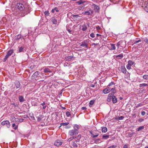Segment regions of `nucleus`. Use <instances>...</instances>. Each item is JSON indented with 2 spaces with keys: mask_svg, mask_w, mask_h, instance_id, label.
I'll use <instances>...</instances> for the list:
<instances>
[{
  "mask_svg": "<svg viewBox=\"0 0 148 148\" xmlns=\"http://www.w3.org/2000/svg\"><path fill=\"white\" fill-rule=\"evenodd\" d=\"M73 128L74 129L70 130L69 132V134L70 136L75 135L78 134L80 126L77 124H75L73 126Z\"/></svg>",
  "mask_w": 148,
  "mask_h": 148,
  "instance_id": "f257e3e1",
  "label": "nucleus"
},
{
  "mask_svg": "<svg viewBox=\"0 0 148 148\" xmlns=\"http://www.w3.org/2000/svg\"><path fill=\"white\" fill-rule=\"evenodd\" d=\"M92 7L93 10L95 12L98 13L99 12L100 8L99 6L95 4L92 3Z\"/></svg>",
  "mask_w": 148,
  "mask_h": 148,
  "instance_id": "f03ea898",
  "label": "nucleus"
},
{
  "mask_svg": "<svg viewBox=\"0 0 148 148\" xmlns=\"http://www.w3.org/2000/svg\"><path fill=\"white\" fill-rule=\"evenodd\" d=\"M15 8L21 11L23 10L25 7L23 5L20 3H18L15 5Z\"/></svg>",
  "mask_w": 148,
  "mask_h": 148,
  "instance_id": "7ed1b4c3",
  "label": "nucleus"
},
{
  "mask_svg": "<svg viewBox=\"0 0 148 148\" xmlns=\"http://www.w3.org/2000/svg\"><path fill=\"white\" fill-rule=\"evenodd\" d=\"M88 42L87 40H84L79 43L80 46L82 47H85L86 49L88 48Z\"/></svg>",
  "mask_w": 148,
  "mask_h": 148,
  "instance_id": "20e7f679",
  "label": "nucleus"
},
{
  "mask_svg": "<svg viewBox=\"0 0 148 148\" xmlns=\"http://www.w3.org/2000/svg\"><path fill=\"white\" fill-rule=\"evenodd\" d=\"M139 2H140V1H143V0H139ZM144 0H143V1L142 2L143 3H143H144V5H142V6L143 7H144V9L147 12H148V2H147V1H144ZM140 3H141V1L140 2Z\"/></svg>",
  "mask_w": 148,
  "mask_h": 148,
  "instance_id": "39448f33",
  "label": "nucleus"
},
{
  "mask_svg": "<svg viewBox=\"0 0 148 148\" xmlns=\"http://www.w3.org/2000/svg\"><path fill=\"white\" fill-rule=\"evenodd\" d=\"M93 11L91 9H90L89 10L85 11L83 12L82 14H86L88 15H91L93 14Z\"/></svg>",
  "mask_w": 148,
  "mask_h": 148,
  "instance_id": "423d86ee",
  "label": "nucleus"
},
{
  "mask_svg": "<svg viewBox=\"0 0 148 148\" xmlns=\"http://www.w3.org/2000/svg\"><path fill=\"white\" fill-rule=\"evenodd\" d=\"M115 93L112 92L110 93H109L108 95L107 99V101L108 102H110L111 100L112 97L114 96Z\"/></svg>",
  "mask_w": 148,
  "mask_h": 148,
  "instance_id": "0eeeda50",
  "label": "nucleus"
},
{
  "mask_svg": "<svg viewBox=\"0 0 148 148\" xmlns=\"http://www.w3.org/2000/svg\"><path fill=\"white\" fill-rule=\"evenodd\" d=\"M1 124L2 125H6L7 127L8 128H9L10 125V124L9 121H3L1 123Z\"/></svg>",
  "mask_w": 148,
  "mask_h": 148,
  "instance_id": "6e6552de",
  "label": "nucleus"
},
{
  "mask_svg": "<svg viewBox=\"0 0 148 148\" xmlns=\"http://www.w3.org/2000/svg\"><path fill=\"white\" fill-rule=\"evenodd\" d=\"M54 144L56 146H58L62 144V142L61 140H57L55 141Z\"/></svg>",
  "mask_w": 148,
  "mask_h": 148,
  "instance_id": "1a4fd4ad",
  "label": "nucleus"
},
{
  "mask_svg": "<svg viewBox=\"0 0 148 148\" xmlns=\"http://www.w3.org/2000/svg\"><path fill=\"white\" fill-rule=\"evenodd\" d=\"M81 138V135H78L77 137L75 138V139L74 140V141L76 142V143H77L78 144H79L80 139Z\"/></svg>",
  "mask_w": 148,
  "mask_h": 148,
  "instance_id": "9d476101",
  "label": "nucleus"
},
{
  "mask_svg": "<svg viewBox=\"0 0 148 148\" xmlns=\"http://www.w3.org/2000/svg\"><path fill=\"white\" fill-rule=\"evenodd\" d=\"M40 73L38 71H36L32 75V79L34 78L35 77H38Z\"/></svg>",
  "mask_w": 148,
  "mask_h": 148,
  "instance_id": "9b49d317",
  "label": "nucleus"
},
{
  "mask_svg": "<svg viewBox=\"0 0 148 148\" xmlns=\"http://www.w3.org/2000/svg\"><path fill=\"white\" fill-rule=\"evenodd\" d=\"M73 56H66L65 57V60L66 61H70L73 58Z\"/></svg>",
  "mask_w": 148,
  "mask_h": 148,
  "instance_id": "f8f14e48",
  "label": "nucleus"
},
{
  "mask_svg": "<svg viewBox=\"0 0 148 148\" xmlns=\"http://www.w3.org/2000/svg\"><path fill=\"white\" fill-rule=\"evenodd\" d=\"M121 72L125 74L126 73V69L124 66H122L121 67Z\"/></svg>",
  "mask_w": 148,
  "mask_h": 148,
  "instance_id": "ddd939ff",
  "label": "nucleus"
},
{
  "mask_svg": "<svg viewBox=\"0 0 148 148\" xmlns=\"http://www.w3.org/2000/svg\"><path fill=\"white\" fill-rule=\"evenodd\" d=\"M94 132L95 133H94L93 136H92L94 138L98 136L99 134V133L97 130H94Z\"/></svg>",
  "mask_w": 148,
  "mask_h": 148,
  "instance_id": "4468645a",
  "label": "nucleus"
},
{
  "mask_svg": "<svg viewBox=\"0 0 148 148\" xmlns=\"http://www.w3.org/2000/svg\"><path fill=\"white\" fill-rule=\"evenodd\" d=\"M112 101V102L114 103H116L117 101V98L116 97V96H114L112 97L111 99Z\"/></svg>",
  "mask_w": 148,
  "mask_h": 148,
  "instance_id": "2eb2a0df",
  "label": "nucleus"
},
{
  "mask_svg": "<svg viewBox=\"0 0 148 148\" xmlns=\"http://www.w3.org/2000/svg\"><path fill=\"white\" fill-rule=\"evenodd\" d=\"M18 52L19 53L20 52H24L25 50L24 49V48L22 46H21V47H18Z\"/></svg>",
  "mask_w": 148,
  "mask_h": 148,
  "instance_id": "dca6fc26",
  "label": "nucleus"
},
{
  "mask_svg": "<svg viewBox=\"0 0 148 148\" xmlns=\"http://www.w3.org/2000/svg\"><path fill=\"white\" fill-rule=\"evenodd\" d=\"M71 144L74 147L76 148L78 147V144L74 141V140L72 141Z\"/></svg>",
  "mask_w": 148,
  "mask_h": 148,
  "instance_id": "f3484780",
  "label": "nucleus"
},
{
  "mask_svg": "<svg viewBox=\"0 0 148 148\" xmlns=\"http://www.w3.org/2000/svg\"><path fill=\"white\" fill-rule=\"evenodd\" d=\"M15 86H16V88H18L20 87V83L19 81H16L15 82Z\"/></svg>",
  "mask_w": 148,
  "mask_h": 148,
  "instance_id": "a211bd4d",
  "label": "nucleus"
},
{
  "mask_svg": "<svg viewBox=\"0 0 148 148\" xmlns=\"http://www.w3.org/2000/svg\"><path fill=\"white\" fill-rule=\"evenodd\" d=\"M13 52L14 51L13 49H10L7 52L6 54L10 56Z\"/></svg>",
  "mask_w": 148,
  "mask_h": 148,
  "instance_id": "6ab92c4d",
  "label": "nucleus"
},
{
  "mask_svg": "<svg viewBox=\"0 0 148 148\" xmlns=\"http://www.w3.org/2000/svg\"><path fill=\"white\" fill-rule=\"evenodd\" d=\"M31 34H32L31 31H28V33H26L24 35V36L25 37H26V38H28Z\"/></svg>",
  "mask_w": 148,
  "mask_h": 148,
  "instance_id": "aec40b11",
  "label": "nucleus"
},
{
  "mask_svg": "<svg viewBox=\"0 0 148 148\" xmlns=\"http://www.w3.org/2000/svg\"><path fill=\"white\" fill-rule=\"evenodd\" d=\"M116 49V47L115 44H111V47L109 48V50H114Z\"/></svg>",
  "mask_w": 148,
  "mask_h": 148,
  "instance_id": "412c9836",
  "label": "nucleus"
},
{
  "mask_svg": "<svg viewBox=\"0 0 148 148\" xmlns=\"http://www.w3.org/2000/svg\"><path fill=\"white\" fill-rule=\"evenodd\" d=\"M101 131L103 133H106L108 131V129L106 127H101Z\"/></svg>",
  "mask_w": 148,
  "mask_h": 148,
  "instance_id": "4be33fe9",
  "label": "nucleus"
},
{
  "mask_svg": "<svg viewBox=\"0 0 148 148\" xmlns=\"http://www.w3.org/2000/svg\"><path fill=\"white\" fill-rule=\"evenodd\" d=\"M123 54L122 53H121L119 54L118 55L116 56V58L117 59H121L123 58Z\"/></svg>",
  "mask_w": 148,
  "mask_h": 148,
  "instance_id": "5701e85b",
  "label": "nucleus"
},
{
  "mask_svg": "<svg viewBox=\"0 0 148 148\" xmlns=\"http://www.w3.org/2000/svg\"><path fill=\"white\" fill-rule=\"evenodd\" d=\"M51 21L54 24H56L57 23V20L55 18L53 17L51 18Z\"/></svg>",
  "mask_w": 148,
  "mask_h": 148,
  "instance_id": "b1692460",
  "label": "nucleus"
},
{
  "mask_svg": "<svg viewBox=\"0 0 148 148\" xmlns=\"http://www.w3.org/2000/svg\"><path fill=\"white\" fill-rule=\"evenodd\" d=\"M43 117V115H39L37 117V120L38 121H41Z\"/></svg>",
  "mask_w": 148,
  "mask_h": 148,
  "instance_id": "393cba45",
  "label": "nucleus"
},
{
  "mask_svg": "<svg viewBox=\"0 0 148 148\" xmlns=\"http://www.w3.org/2000/svg\"><path fill=\"white\" fill-rule=\"evenodd\" d=\"M110 135L104 134L102 136V138L103 140H106L108 139Z\"/></svg>",
  "mask_w": 148,
  "mask_h": 148,
  "instance_id": "a878e982",
  "label": "nucleus"
},
{
  "mask_svg": "<svg viewBox=\"0 0 148 148\" xmlns=\"http://www.w3.org/2000/svg\"><path fill=\"white\" fill-rule=\"evenodd\" d=\"M45 73L49 72L51 73L52 71L50 70V69L48 68H45L44 69V71Z\"/></svg>",
  "mask_w": 148,
  "mask_h": 148,
  "instance_id": "bb28decb",
  "label": "nucleus"
},
{
  "mask_svg": "<svg viewBox=\"0 0 148 148\" xmlns=\"http://www.w3.org/2000/svg\"><path fill=\"white\" fill-rule=\"evenodd\" d=\"M82 30L83 31H86L87 28V26L85 24L82 25Z\"/></svg>",
  "mask_w": 148,
  "mask_h": 148,
  "instance_id": "cd10ccee",
  "label": "nucleus"
},
{
  "mask_svg": "<svg viewBox=\"0 0 148 148\" xmlns=\"http://www.w3.org/2000/svg\"><path fill=\"white\" fill-rule=\"evenodd\" d=\"M95 100H91L90 103H89V106L90 107H91L92 106V105L94 103H95Z\"/></svg>",
  "mask_w": 148,
  "mask_h": 148,
  "instance_id": "c85d7f7f",
  "label": "nucleus"
},
{
  "mask_svg": "<svg viewBox=\"0 0 148 148\" xmlns=\"http://www.w3.org/2000/svg\"><path fill=\"white\" fill-rule=\"evenodd\" d=\"M19 99L20 102H23L24 101V97L22 96L19 97Z\"/></svg>",
  "mask_w": 148,
  "mask_h": 148,
  "instance_id": "c756f323",
  "label": "nucleus"
},
{
  "mask_svg": "<svg viewBox=\"0 0 148 148\" xmlns=\"http://www.w3.org/2000/svg\"><path fill=\"white\" fill-rule=\"evenodd\" d=\"M22 36L21 34H18L15 37V39L16 40H19L20 39L21 37Z\"/></svg>",
  "mask_w": 148,
  "mask_h": 148,
  "instance_id": "7c9ffc66",
  "label": "nucleus"
},
{
  "mask_svg": "<svg viewBox=\"0 0 148 148\" xmlns=\"http://www.w3.org/2000/svg\"><path fill=\"white\" fill-rule=\"evenodd\" d=\"M134 134L135 132H130L129 133L128 135V137L131 138Z\"/></svg>",
  "mask_w": 148,
  "mask_h": 148,
  "instance_id": "2f4dec72",
  "label": "nucleus"
},
{
  "mask_svg": "<svg viewBox=\"0 0 148 148\" xmlns=\"http://www.w3.org/2000/svg\"><path fill=\"white\" fill-rule=\"evenodd\" d=\"M103 92L104 94H107L110 92L109 90H108L107 88H105L104 89Z\"/></svg>",
  "mask_w": 148,
  "mask_h": 148,
  "instance_id": "473e14b6",
  "label": "nucleus"
},
{
  "mask_svg": "<svg viewBox=\"0 0 148 148\" xmlns=\"http://www.w3.org/2000/svg\"><path fill=\"white\" fill-rule=\"evenodd\" d=\"M148 86V84L146 83H143L142 84H140L139 85L140 87H144Z\"/></svg>",
  "mask_w": 148,
  "mask_h": 148,
  "instance_id": "72a5a7b5",
  "label": "nucleus"
},
{
  "mask_svg": "<svg viewBox=\"0 0 148 148\" xmlns=\"http://www.w3.org/2000/svg\"><path fill=\"white\" fill-rule=\"evenodd\" d=\"M144 128V126H140L137 129V131H139L141 130H143Z\"/></svg>",
  "mask_w": 148,
  "mask_h": 148,
  "instance_id": "f704fd0d",
  "label": "nucleus"
},
{
  "mask_svg": "<svg viewBox=\"0 0 148 148\" xmlns=\"http://www.w3.org/2000/svg\"><path fill=\"white\" fill-rule=\"evenodd\" d=\"M128 63L131 66L133 65L134 64V62L132 61L131 60H129L128 61Z\"/></svg>",
  "mask_w": 148,
  "mask_h": 148,
  "instance_id": "c9c22d12",
  "label": "nucleus"
},
{
  "mask_svg": "<svg viewBox=\"0 0 148 148\" xmlns=\"http://www.w3.org/2000/svg\"><path fill=\"white\" fill-rule=\"evenodd\" d=\"M7 55H6L5 56V58H4V59L3 60V62H5L6 60L8 59V58L9 57Z\"/></svg>",
  "mask_w": 148,
  "mask_h": 148,
  "instance_id": "e433bc0d",
  "label": "nucleus"
},
{
  "mask_svg": "<svg viewBox=\"0 0 148 148\" xmlns=\"http://www.w3.org/2000/svg\"><path fill=\"white\" fill-rule=\"evenodd\" d=\"M85 2V1H80L76 2V3H77L78 5H80Z\"/></svg>",
  "mask_w": 148,
  "mask_h": 148,
  "instance_id": "4c0bfd02",
  "label": "nucleus"
},
{
  "mask_svg": "<svg viewBox=\"0 0 148 148\" xmlns=\"http://www.w3.org/2000/svg\"><path fill=\"white\" fill-rule=\"evenodd\" d=\"M66 114L67 117H69L70 116L71 114L70 113V112L68 111H66Z\"/></svg>",
  "mask_w": 148,
  "mask_h": 148,
  "instance_id": "58836bf2",
  "label": "nucleus"
},
{
  "mask_svg": "<svg viewBox=\"0 0 148 148\" xmlns=\"http://www.w3.org/2000/svg\"><path fill=\"white\" fill-rule=\"evenodd\" d=\"M143 104L142 103H139L137 104V105L135 107V108L136 109V108H138L139 107L141 106H142Z\"/></svg>",
  "mask_w": 148,
  "mask_h": 148,
  "instance_id": "ea45409f",
  "label": "nucleus"
},
{
  "mask_svg": "<svg viewBox=\"0 0 148 148\" xmlns=\"http://www.w3.org/2000/svg\"><path fill=\"white\" fill-rule=\"evenodd\" d=\"M69 124V123H61V125L60 126V127H61V126H66V125H68Z\"/></svg>",
  "mask_w": 148,
  "mask_h": 148,
  "instance_id": "a19ab883",
  "label": "nucleus"
},
{
  "mask_svg": "<svg viewBox=\"0 0 148 148\" xmlns=\"http://www.w3.org/2000/svg\"><path fill=\"white\" fill-rule=\"evenodd\" d=\"M143 78L144 79L147 80L148 79V75H144L143 76Z\"/></svg>",
  "mask_w": 148,
  "mask_h": 148,
  "instance_id": "79ce46f5",
  "label": "nucleus"
},
{
  "mask_svg": "<svg viewBox=\"0 0 148 148\" xmlns=\"http://www.w3.org/2000/svg\"><path fill=\"white\" fill-rule=\"evenodd\" d=\"M117 147V146L116 145H113L111 146H110L108 148H116Z\"/></svg>",
  "mask_w": 148,
  "mask_h": 148,
  "instance_id": "37998d69",
  "label": "nucleus"
},
{
  "mask_svg": "<svg viewBox=\"0 0 148 148\" xmlns=\"http://www.w3.org/2000/svg\"><path fill=\"white\" fill-rule=\"evenodd\" d=\"M110 91H112V92H114L115 93L116 92L115 88H112L111 89Z\"/></svg>",
  "mask_w": 148,
  "mask_h": 148,
  "instance_id": "c03bdc74",
  "label": "nucleus"
},
{
  "mask_svg": "<svg viewBox=\"0 0 148 148\" xmlns=\"http://www.w3.org/2000/svg\"><path fill=\"white\" fill-rule=\"evenodd\" d=\"M45 14L46 16H48L49 14V11H45Z\"/></svg>",
  "mask_w": 148,
  "mask_h": 148,
  "instance_id": "a18cd8bd",
  "label": "nucleus"
},
{
  "mask_svg": "<svg viewBox=\"0 0 148 148\" xmlns=\"http://www.w3.org/2000/svg\"><path fill=\"white\" fill-rule=\"evenodd\" d=\"M124 117L123 116H121L117 118L118 120H122L123 119Z\"/></svg>",
  "mask_w": 148,
  "mask_h": 148,
  "instance_id": "49530a36",
  "label": "nucleus"
},
{
  "mask_svg": "<svg viewBox=\"0 0 148 148\" xmlns=\"http://www.w3.org/2000/svg\"><path fill=\"white\" fill-rule=\"evenodd\" d=\"M131 66L128 63L126 66V68L127 69H130L131 68Z\"/></svg>",
  "mask_w": 148,
  "mask_h": 148,
  "instance_id": "de8ad7c7",
  "label": "nucleus"
},
{
  "mask_svg": "<svg viewBox=\"0 0 148 148\" xmlns=\"http://www.w3.org/2000/svg\"><path fill=\"white\" fill-rule=\"evenodd\" d=\"M141 40L140 39L138 40H136L134 42V44H136V43H138V42H141Z\"/></svg>",
  "mask_w": 148,
  "mask_h": 148,
  "instance_id": "09e8293b",
  "label": "nucleus"
},
{
  "mask_svg": "<svg viewBox=\"0 0 148 148\" xmlns=\"http://www.w3.org/2000/svg\"><path fill=\"white\" fill-rule=\"evenodd\" d=\"M94 133H95L94 130H92L90 131V133L92 135V136H93Z\"/></svg>",
  "mask_w": 148,
  "mask_h": 148,
  "instance_id": "8fccbe9b",
  "label": "nucleus"
},
{
  "mask_svg": "<svg viewBox=\"0 0 148 148\" xmlns=\"http://www.w3.org/2000/svg\"><path fill=\"white\" fill-rule=\"evenodd\" d=\"M144 41L146 42L148 44V39L147 38H145L143 40Z\"/></svg>",
  "mask_w": 148,
  "mask_h": 148,
  "instance_id": "3c124183",
  "label": "nucleus"
},
{
  "mask_svg": "<svg viewBox=\"0 0 148 148\" xmlns=\"http://www.w3.org/2000/svg\"><path fill=\"white\" fill-rule=\"evenodd\" d=\"M79 16L78 15H73V17L75 19H77V18Z\"/></svg>",
  "mask_w": 148,
  "mask_h": 148,
  "instance_id": "603ef678",
  "label": "nucleus"
},
{
  "mask_svg": "<svg viewBox=\"0 0 148 148\" xmlns=\"http://www.w3.org/2000/svg\"><path fill=\"white\" fill-rule=\"evenodd\" d=\"M114 84V83L113 82H112L108 85V86H111L113 85Z\"/></svg>",
  "mask_w": 148,
  "mask_h": 148,
  "instance_id": "864d4df0",
  "label": "nucleus"
},
{
  "mask_svg": "<svg viewBox=\"0 0 148 148\" xmlns=\"http://www.w3.org/2000/svg\"><path fill=\"white\" fill-rule=\"evenodd\" d=\"M35 67H36L35 65H32L30 66V68L32 69V70H33V69H34Z\"/></svg>",
  "mask_w": 148,
  "mask_h": 148,
  "instance_id": "5fc2aeb1",
  "label": "nucleus"
},
{
  "mask_svg": "<svg viewBox=\"0 0 148 148\" xmlns=\"http://www.w3.org/2000/svg\"><path fill=\"white\" fill-rule=\"evenodd\" d=\"M74 138L73 137H72L71 138H69V139H68V141H69V142H70L71 141L73 138Z\"/></svg>",
  "mask_w": 148,
  "mask_h": 148,
  "instance_id": "6e6d98bb",
  "label": "nucleus"
},
{
  "mask_svg": "<svg viewBox=\"0 0 148 148\" xmlns=\"http://www.w3.org/2000/svg\"><path fill=\"white\" fill-rule=\"evenodd\" d=\"M90 36L92 38H94L95 37L94 34L93 33L91 34L90 35Z\"/></svg>",
  "mask_w": 148,
  "mask_h": 148,
  "instance_id": "4d7b16f0",
  "label": "nucleus"
},
{
  "mask_svg": "<svg viewBox=\"0 0 148 148\" xmlns=\"http://www.w3.org/2000/svg\"><path fill=\"white\" fill-rule=\"evenodd\" d=\"M66 30L68 32L70 33L71 34L72 32V31L71 30L67 28L66 29Z\"/></svg>",
  "mask_w": 148,
  "mask_h": 148,
  "instance_id": "13d9d810",
  "label": "nucleus"
},
{
  "mask_svg": "<svg viewBox=\"0 0 148 148\" xmlns=\"http://www.w3.org/2000/svg\"><path fill=\"white\" fill-rule=\"evenodd\" d=\"M144 121V119H138V121L139 122H141L143 121Z\"/></svg>",
  "mask_w": 148,
  "mask_h": 148,
  "instance_id": "bf43d9fd",
  "label": "nucleus"
},
{
  "mask_svg": "<svg viewBox=\"0 0 148 148\" xmlns=\"http://www.w3.org/2000/svg\"><path fill=\"white\" fill-rule=\"evenodd\" d=\"M120 45V42H118L116 44V46L117 47L119 48V45Z\"/></svg>",
  "mask_w": 148,
  "mask_h": 148,
  "instance_id": "052dcab7",
  "label": "nucleus"
},
{
  "mask_svg": "<svg viewBox=\"0 0 148 148\" xmlns=\"http://www.w3.org/2000/svg\"><path fill=\"white\" fill-rule=\"evenodd\" d=\"M145 114H146V113L145 111H143L142 112H141V115L142 116L145 115Z\"/></svg>",
  "mask_w": 148,
  "mask_h": 148,
  "instance_id": "680f3d73",
  "label": "nucleus"
},
{
  "mask_svg": "<svg viewBox=\"0 0 148 148\" xmlns=\"http://www.w3.org/2000/svg\"><path fill=\"white\" fill-rule=\"evenodd\" d=\"M18 120H19V121L20 122H21L23 121V120H24V119H18Z\"/></svg>",
  "mask_w": 148,
  "mask_h": 148,
  "instance_id": "e2e57ef3",
  "label": "nucleus"
},
{
  "mask_svg": "<svg viewBox=\"0 0 148 148\" xmlns=\"http://www.w3.org/2000/svg\"><path fill=\"white\" fill-rule=\"evenodd\" d=\"M56 9V7L55 8H54L52 9L51 10V12L52 13H54L55 11V10Z\"/></svg>",
  "mask_w": 148,
  "mask_h": 148,
  "instance_id": "0e129e2a",
  "label": "nucleus"
},
{
  "mask_svg": "<svg viewBox=\"0 0 148 148\" xmlns=\"http://www.w3.org/2000/svg\"><path fill=\"white\" fill-rule=\"evenodd\" d=\"M82 110H87V108L86 107H82Z\"/></svg>",
  "mask_w": 148,
  "mask_h": 148,
  "instance_id": "69168bd1",
  "label": "nucleus"
},
{
  "mask_svg": "<svg viewBox=\"0 0 148 148\" xmlns=\"http://www.w3.org/2000/svg\"><path fill=\"white\" fill-rule=\"evenodd\" d=\"M96 28L97 30H100L101 29L100 27L99 26H97L96 27Z\"/></svg>",
  "mask_w": 148,
  "mask_h": 148,
  "instance_id": "338daca9",
  "label": "nucleus"
},
{
  "mask_svg": "<svg viewBox=\"0 0 148 148\" xmlns=\"http://www.w3.org/2000/svg\"><path fill=\"white\" fill-rule=\"evenodd\" d=\"M123 148H128V146L127 145H125L123 147Z\"/></svg>",
  "mask_w": 148,
  "mask_h": 148,
  "instance_id": "774afa93",
  "label": "nucleus"
}]
</instances>
